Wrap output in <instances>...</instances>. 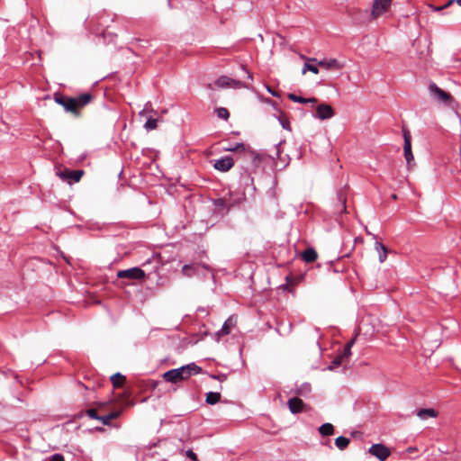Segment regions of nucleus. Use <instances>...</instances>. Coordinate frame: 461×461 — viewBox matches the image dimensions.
<instances>
[{
	"label": "nucleus",
	"instance_id": "14",
	"mask_svg": "<svg viewBox=\"0 0 461 461\" xmlns=\"http://www.w3.org/2000/svg\"><path fill=\"white\" fill-rule=\"evenodd\" d=\"M300 256L306 263H311V262L315 261L318 257L317 252L312 248H309V249H305L303 252H302L300 254Z\"/></svg>",
	"mask_w": 461,
	"mask_h": 461
},
{
	"label": "nucleus",
	"instance_id": "31",
	"mask_svg": "<svg viewBox=\"0 0 461 461\" xmlns=\"http://www.w3.org/2000/svg\"><path fill=\"white\" fill-rule=\"evenodd\" d=\"M224 149L227 151H240V150H244L245 146L243 143H237L236 145L227 147Z\"/></svg>",
	"mask_w": 461,
	"mask_h": 461
},
{
	"label": "nucleus",
	"instance_id": "16",
	"mask_svg": "<svg viewBox=\"0 0 461 461\" xmlns=\"http://www.w3.org/2000/svg\"><path fill=\"white\" fill-rule=\"evenodd\" d=\"M375 248L376 251L378 252L379 261L381 263L384 262L387 258V252H388L386 247L380 242H375Z\"/></svg>",
	"mask_w": 461,
	"mask_h": 461
},
{
	"label": "nucleus",
	"instance_id": "45",
	"mask_svg": "<svg viewBox=\"0 0 461 461\" xmlns=\"http://www.w3.org/2000/svg\"><path fill=\"white\" fill-rule=\"evenodd\" d=\"M245 73H246L247 77H248L249 79H250V80H252V79H253L252 75H251V73H250V72H249L248 70H245Z\"/></svg>",
	"mask_w": 461,
	"mask_h": 461
},
{
	"label": "nucleus",
	"instance_id": "1",
	"mask_svg": "<svg viewBox=\"0 0 461 461\" xmlns=\"http://www.w3.org/2000/svg\"><path fill=\"white\" fill-rule=\"evenodd\" d=\"M201 371L202 368L200 366L194 363H191L179 368H175L165 372L163 374V378L167 382L176 384L182 380L189 378L192 375L201 373Z\"/></svg>",
	"mask_w": 461,
	"mask_h": 461
},
{
	"label": "nucleus",
	"instance_id": "10",
	"mask_svg": "<svg viewBox=\"0 0 461 461\" xmlns=\"http://www.w3.org/2000/svg\"><path fill=\"white\" fill-rule=\"evenodd\" d=\"M335 113L330 104H321L316 107L315 117L320 120H328L334 116Z\"/></svg>",
	"mask_w": 461,
	"mask_h": 461
},
{
	"label": "nucleus",
	"instance_id": "26",
	"mask_svg": "<svg viewBox=\"0 0 461 461\" xmlns=\"http://www.w3.org/2000/svg\"><path fill=\"white\" fill-rule=\"evenodd\" d=\"M158 126V120L153 118H149L144 124V128L147 131L155 130Z\"/></svg>",
	"mask_w": 461,
	"mask_h": 461
},
{
	"label": "nucleus",
	"instance_id": "7",
	"mask_svg": "<svg viewBox=\"0 0 461 461\" xmlns=\"http://www.w3.org/2000/svg\"><path fill=\"white\" fill-rule=\"evenodd\" d=\"M310 60L317 62L319 67L327 70H340L345 67V63L337 59H322L321 60L311 59Z\"/></svg>",
	"mask_w": 461,
	"mask_h": 461
},
{
	"label": "nucleus",
	"instance_id": "39",
	"mask_svg": "<svg viewBox=\"0 0 461 461\" xmlns=\"http://www.w3.org/2000/svg\"><path fill=\"white\" fill-rule=\"evenodd\" d=\"M215 204H216L217 206H222V207H227V206H228L224 199H219V200H217V201L215 202Z\"/></svg>",
	"mask_w": 461,
	"mask_h": 461
},
{
	"label": "nucleus",
	"instance_id": "8",
	"mask_svg": "<svg viewBox=\"0 0 461 461\" xmlns=\"http://www.w3.org/2000/svg\"><path fill=\"white\" fill-rule=\"evenodd\" d=\"M118 278H128L131 280H140L145 277V272L140 267H131L117 272Z\"/></svg>",
	"mask_w": 461,
	"mask_h": 461
},
{
	"label": "nucleus",
	"instance_id": "11",
	"mask_svg": "<svg viewBox=\"0 0 461 461\" xmlns=\"http://www.w3.org/2000/svg\"><path fill=\"white\" fill-rule=\"evenodd\" d=\"M236 323L237 320L235 317H229L223 323L221 329L214 334L215 339L219 341L221 336L230 334L231 329L236 326Z\"/></svg>",
	"mask_w": 461,
	"mask_h": 461
},
{
	"label": "nucleus",
	"instance_id": "44",
	"mask_svg": "<svg viewBox=\"0 0 461 461\" xmlns=\"http://www.w3.org/2000/svg\"><path fill=\"white\" fill-rule=\"evenodd\" d=\"M285 283L282 285L284 289H285L288 286V276L285 277Z\"/></svg>",
	"mask_w": 461,
	"mask_h": 461
},
{
	"label": "nucleus",
	"instance_id": "13",
	"mask_svg": "<svg viewBox=\"0 0 461 461\" xmlns=\"http://www.w3.org/2000/svg\"><path fill=\"white\" fill-rule=\"evenodd\" d=\"M307 411V405L298 397L290 398V412L299 413Z\"/></svg>",
	"mask_w": 461,
	"mask_h": 461
},
{
	"label": "nucleus",
	"instance_id": "32",
	"mask_svg": "<svg viewBox=\"0 0 461 461\" xmlns=\"http://www.w3.org/2000/svg\"><path fill=\"white\" fill-rule=\"evenodd\" d=\"M454 2H456V0H450L448 1L446 5H442V6H432V10L435 11V12H439L443 9H445L446 7H447L448 5H450L451 4H453Z\"/></svg>",
	"mask_w": 461,
	"mask_h": 461
},
{
	"label": "nucleus",
	"instance_id": "3",
	"mask_svg": "<svg viewBox=\"0 0 461 461\" xmlns=\"http://www.w3.org/2000/svg\"><path fill=\"white\" fill-rule=\"evenodd\" d=\"M429 92L430 96L437 102L450 105L453 102V97L447 92L439 88L436 84L431 83L429 86Z\"/></svg>",
	"mask_w": 461,
	"mask_h": 461
},
{
	"label": "nucleus",
	"instance_id": "12",
	"mask_svg": "<svg viewBox=\"0 0 461 461\" xmlns=\"http://www.w3.org/2000/svg\"><path fill=\"white\" fill-rule=\"evenodd\" d=\"M234 165V160L231 157L226 156L223 158H221L214 161L213 167L215 169L221 171V172H227L229 171Z\"/></svg>",
	"mask_w": 461,
	"mask_h": 461
},
{
	"label": "nucleus",
	"instance_id": "46",
	"mask_svg": "<svg viewBox=\"0 0 461 461\" xmlns=\"http://www.w3.org/2000/svg\"><path fill=\"white\" fill-rule=\"evenodd\" d=\"M144 114H145V109H143L142 111L140 112V116H143Z\"/></svg>",
	"mask_w": 461,
	"mask_h": 461
},
{
	"label": "nucleus",
	"instance_id": "30",
	"mask_svg": "<svg viewBox=\"0 0 461 461\" xmlns=\"http://www.w3.org/2000/svg\"><path fill=\"white\" fill-rule=\"evenodd\" d=\"M297 393L300 395H306L311 392V384H303L297 389Z\"/></svg>",
	"mask_w": 461,
	"mask_h": 461
},
{
	"label": "nucleus",
	"instance_id": "33",
	"mask_svg": "<svg viewBox=\"0 0 461 461\" xmlns=\"http://www.w3.org/2000/svg\"><path fill=\"white\" fill-rule=\"evenodd\" d=\"M341 355L348 361L349 357L351 356V348L345 346Z\"/></svg>",
	"mask_w": 461,
	"mask_h": 461
},
{
	"label": "nucleus",
	"instance_id": "2",
	"mask_svg": "<svg viewBox=\"0 0 461 461\" xmlns=\"http://www.w3.org/2000/svg\"><path fill=\"white\" fill-rule=\"evenodd\" d=\"M92 100V95L88 93L82 94L77 97H67L62 106L67 112L78 114L79 109L89 104Z\"/></svg>",
	"mask_w": 461,
	"mask_h": 461
},
{
	"label": "nucleus",
	"instance_id": "43",
	"mask_svg": "<svg viewBox=\"0 0 461 461\" xmlns=\"http://www.w3.org/2000/svg\"><path fill=\"white\" fill-rule=\"evenodd\" d=\"M355 343V339H352L350 341H348L347 344H346V347H348V348H352L353 345Z\"/></svg>",
	"mask_w": 461,
	"mask_h": 461
},
{
	"label": "nucleus",
	"instance_id": "17",
	"mask_svg": "<svg viewBox=\"0 0 461 461\" xmlns=\"http://www.w3.org/2000/svg\"><path fill=\"white\" fill-rule=\"evenodd\" d=\"M417 416L421 420H426L428 418L437 417V412L433 409H420L418 411Z\"/></svg>",
	"mask_w": 461,
	"mask_h": 461
},
{
	"label": "nucleus",
	"instance_id": "22",
	"mask_svg": "<svg viewBox=\"0 0 461 461\" xmlns=\"http://www.w3.org/2000/svg\"><path fill=\"white\" fill-rule=\"evenodd\" d=\"M347 360L342 357L341 354H339L338 357H336L333 361L331 362L330 366L328 367L329 370H334L337 367H339L340 365H342Z\"/></svg>",
	"mask_w": 461,
	"mask_h": 461
},
{
	"label": "nucleus",
	"instance_id": "36",
	"mask_svg": "<svg viewBox=\"0 0 461 461\" xmlns=\"http://www.w3.org/2000/svg\"><path fill=\"white\" fill-rule=\"evenodd\" d=\"M185 455L188 458H190L193 461H197V456L194 452H193L191 449L187 450L185 452Z\"/></svg>",
	"mask_w": 461,
	"mask_h": 461
},
{
	"label": "nucleus",
	"instance_id": "18",
	"mask_svg": "<svg viewBox=\"0 0 461 461\" xmlns=\"http://www.w3.org/2000/svg\"><path fill=\"white\" fill-rule=\"evenodd\" d=\"M349 438L343 436L338 437L335 439V445L340 450H344L345 448H347L348 446L349 445Z\"/></svg>",
	"mask_w": 461,
	"mask_h": 461
},
{
	"label": "nucleus",
	"instance_id": "24",
	"mask_svg": "<svg viewBox=\"0 0 461 461\" xmlns=\"http://www.w3.org/2000/svg\"><path fill=\"white\" fill-rule=\"evenodd\" d=\"M118 416L119 412H112L108 415L99 417V420H102L103 424L108 425L112 420L116 419Z\"/></svg>",
	"mask_w": 461,
	"mask_h": 461
},
{
	"label": "nucleus",
	"instance_id": "23",
	"mask_svg": "<svg viewBox=\"0 0 461 461\" xmlns=\"http://www.w3.org/2000/svg\"><path fill=\"white\" fill-rule=\"evenodd\" d=\"M124 379L125 377L120 373L114 374L111 377V381L114 387H120L122 384Z\"/></svg>",
	"mask_w": 461,
	"mask_h": 461
},
{
	"label": "nucleus",
	"instance_id": "41",
	"mask_svg": "<svg viewBox=\"0 0 461 461\" xmlns=\"http://www.w3.org/2000/svg\"><path fill=\"white\" fill-rule=\"evenodd\" d=\"M67 97L56 96L55 101L62 105V103L66 100Z\"/></svg>",
	"mask_w": 461,
	"mask_h": 461
},
{
	"label": "nucleus",
	"instance_id": "29",
	"mask_svg": "<svg viewBox=\"0 0 461 461\" xmlns=\"http://www.w3.org/2000/svg\"><path fill=\"white\" fill-rule=\"evenodd\" d=\"M215 112L217 116L223 120H227L230 116L228 110L224 107L217 108Z\"/></svg>",
	"mask_w": 461,
	"mask_h": 461
},
{
	"label": "nucleus",
	"instance_id": "34",
	"mask_svg": "<svg viewBox=\"0 0 461 461\" xmlns=\"http://www.w3.org/2000/svg\"><path fill=\"white\" fill-rule=\"evenodd\" d=\"M48 461H65V460H64V457L62 455L54 454L49 457Z\"/></svg>",
	"mask_w": 461,
	"mask_h": 461
},
{
	"label": "nucleus",
	"instance_id": "37",
	"mask_svg": "<svg viewBox=\"0 0 461 461\" xmlns=\"http://www.w3.org/2000/svg\"><path fill=\"white\" fill-rule=\"evenodd\" d=\"M266 88L268 93H270L273 96L279 97L280 95L277 91L273 90L269 86H266Z\"/></svg>",
	"mask_w": 461,
	"mask_h": 461
},
{
	"label": "nucleus",
	"instance_id": "48",
	"mask_svg": "<svg viewBox=\"0 0 461 461\" xmlns=\"http://www.w3.org/2000/svg\"><path fill=\"white\" fill-rule=\"evenodd\" d=\"M456 2L459 5H461V0H456Z\"/></svg>",
	"mask_w": 461,
	"mask_h": 461
},
{
	"label": "nucleus",
	"instance_id": "40",
	"mask_svg": "<svg viewBox=\"0 0 461 461\" xmlns=\"http://www.w3.org/2000/svg\"><path fill=\"white\" fill-rule=\"evenodd\" d=\"M260 100L264 103H267V104H269L271 105H273L274 107H276V103H274L273 101H271L269 98H260Z\"/></svg>",
	"mask_w": 461,
	"mask_h": 461
},
{
	"label": "nucleus",
	"instance_id": "20",
	"mask_svg": "<svg viewBox=\"0 0 461 461\" xmlns=\"http://www.w3.org/2000/svg\"><path fill=\"white\" fill-rule=\"evenodd\" d=\"M221 400V394L219 393H214V392H209L207 394H206V402L208 404H215L217 403L218 402H220Z\"/></svg>",
	"mask_w": 461,
	"mask_h": 461
},
{
	"label": "nucleus",
	"instance_id": "4",
	"mask_svg": "<svg viewBox=\"0 0 461 461\" xmlns=\"http://www.w3.org/2000/svg\"><path fill=\"white\" fill-rule=\"evenodd\" d=\"M392 5V0H374L371 9V16L377 19L389 12Z\"/></svg>",
	"mask_w": 461,
	"mask_h": 461
},
{
	"label": "nucleus",
	"instance_id": "42",
	"mask_svg": "<svg viewBox=\"0 0 461 461\" xmlns=\"http://www.w3.org/2000/svg\"><path fill=\"white\" fill-rule=\"evenodd\" d=\"M284 144H285V141H281V142H279V144H278V146H277V148H276V157H279V156H280V150H279V149H280V146H282V145H284Z\"/></svg>",
	"mask_w": 461,
	"mask_h": 461
},
{
	"label": "nucleus",
	"instance_id": "28",
	"mask_svg": "<svg viewBox=\"0 0 461 461\" xmlns=\"http://www.w3.org/2000/svg\"><path fill=\"white\" fill-rule=\"evenodd\" d=\"M68 174H69V179H72L75 182H78L83 176V171L82 170H72V171H69Z\"/></svg>",
	"mask_w": 461,
	"mask_h": 461
},
{
	"label": "nucleus",
	"instance_id": "38",
	"mask_svg": "<svg viewBox=\"0 0 461 461\" xmlns=\"http://www.w3.org/2000/svg\"><path fill=\"white\" fill-rule=\"evenodd\" d=\"M69 171L59 172L58 175L62 179H69Z\"/></svg>",
	"mask_w": 461,
	"mask_h": 461
},
{
	"label": "nucleus",
	"instance_id": "5",
	"mask_svg": "<svg viewBox=\"0 0 461 461\" xmlns=\"http://www.w3.org/2000/svg\"><path fill=\"white\" fill-rule=\"evenodd\" d=\"M215 86L217 87H220V88H225V87H230V88H242V87H245V88H249V86L240 81V80H236V79H233L230 77H227V76H221L216 81H215Z\"/></svg>",
	"mask_w": 461,
	"mask_h": 461
},
{
	"label": "nucleus",
	"instance_id": "6",
	"mask_svg": "<svg viewBox=\"0 0 461 461\" xmlns=\"http://www.w3.org/2000/svg\"><path fill=\"white\" fill-rule=\"evenodd\" d=\"M403 139H404V144H403V153L404 158L406 159V163L408 167H411L414 161V157L411 152V136L409 131L403 130Z\"/></svg>",
	"mask_w": 461,
	"mask_h": 461
},
{
	"label": "nucleus",
	"instance_id": "19",
	"mask_svg": "<svg viewBox=\"0 0 461 461\" xmlns=\"http://www.w3.org/2000/svg\"><path fill=\"white\" fill-rule=\"evenodd\" d=\"M319 432L322 436H330L334 432V427L330 423H324L319 428Z\"/></svg>",
	"mask_w": 461,
	"mask_h": 461
},
{
	"label": "nucleus",
	"instance_id": "21",
	"mask_svg": "<svg viewBox=\"0 0 461 461\" xmlns=\"http://www.w3.org/2000/svg\"><path fill=\"white\" fill-rule=\"evenodd\" d=\"M196 268H197V267H196V266H194V265H185V266L182 267V273H183V275H185V276L191 277V276H193L194 275H195V273H196Z\"/></svg>",
	"mask_w": 461,
	"mask_h": 461
},
{
	"label": "nucleus",
	"instance_id": "27",
	"mask_svg": "<svg viewBox=\"0 0 461 461\" xmlns=\"http://www.w3.org/2000/svg\"><path fill=\"white\" fill-rule=\"evenodd\" d=\"M275 117L277 119L282 128L288 129V121L284 113H279L276 114Z\"/></svg>",
	"mask_w": 461,
	"mask_h": 461
},
{
	"label": "nucleus",
	"instance_id": "47",
	"mask_svg": "<svg viewBox=\"0 0 461 461\" xmlns=\"http://www.w3.org/2000/svg\"><path fill=\"white\" fill-rule=\"evenodd\" d=\"M289 282H290V285L294 283V280L291 276H290Z\"/></svg>",
	"mask_w": 461,
	"mask_h": 461
},
{
	"label": "nucleus",
	"instance_id": "25",
	"mask_svg": "<svg viewBox=\"0 0 461 461\" xmlns=\"http://www.w3.org/2000/svg\"><path fill=\"white\" fill-rule=\"evenodd\" d=\"M306 71H311L312 72L313 74H318L319 73V68H318V65H311L309 63H305L303 65V68L302 69V73L303 74H305Z\"/></svg>",
	"mask_w": 461,
	"mask_h": 461
},
{
	"label": "nucleus",
	"instance_id": "9",
	"mask_svg": "<svg viewBox=\"0 0 461 461\" xmlns=\"http://www.w3.org/2000/svg\"><path fill=\"white\" fill-rule=\"evenodd\" d=\"M369 454L378 458L380 461H385L390 456V450L383 444H374L368 450Z\"/></svg>",
	"mask_w": 461,
	"mask_h": 461
},
{
	"label": "nucleus",
	"instance_id": "15",
	"mask_svg": "<svg viewBox=\"0 0 461 461\" xmlns=\"http://www.w3.org/2000/svg\"><path fill=\"white\" fill-rule=\"evenodd\" d=\"M290 100H292L294 102H296V103L304 104H311V105H313V104H315L317 103V99L314 98V97L304 98V97H301V96H298V95H294V94H290Z\"/></svg>",
	"mask_w": 461,
	"mask_h": 461
},
{
	"label": "nucleus",
	"instance_id": "35",
	"mask_svg": "<svg viewBox=\"0 0 461 461\" xmlns=\"http://www.w3.org/2000/svg\"><path fill=\"white\" fill-rule=\"evenodd\" d=\"M87 415L92 418V419H95V420H99V416L97 415V411L95 410V409H89L87 411Z\"/></svg>",
	"mask_w": 461,
	"mask_h": 461
}]
</instances>
